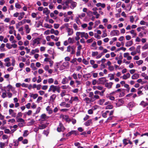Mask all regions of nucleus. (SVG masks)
<instances>
[{
  "mask_svg": "<svg viewBox=\"0 0 148 148\" xmlns=\"http://www.w3.org/2000/svg\"><path fill=\"white\" fill-rule=\"evenodd\" d=\"M109 112V111H106V112L103 113L102 114V116L103 117L106 118L107 117V114Z\"/></svg>",
  "mask_w": 148,
  "mask_h": 148,
  "instance_id": "58836bf2",
  "label": "nucleus"
},
{
  "mask_svg": "<svg viewBox=\"0 0 148 148\" xmlns=\"http://www.w3.org/2000/svg\"><path fill=\"white\" fill-rule=\"evenodd\" d=\"M49 116H47L45 114H42L40 117V120L42 121H45L49 118Z\"/></svg>",
  "mask_w": 148,
  "mask_h": 148,
  "instance_id": "0eeeda50",
  "label": "nucleus"
},
{
  "mask_svg": "<svg viewBox=\"0 0 148 148\" xmlns=\"http://www.w3.org/2000/svg\"><path fill=\"white\" fill-rule=\"evenodd\" d=\"M48 123L46 124H43L41 125H39L38 127V129L42 130L46 128L47 126L48 125Z\"/></svg>",
  "mask_w": 148,
  "mask_h": 148,
  "instance_id": "f8f14e48",
  "label": "nucleus"
},
{
  "mask_svg": "<svg viewBox=\"0 0 148 148\" xmlns=\"http://www.w3.org/2000/svg\"><path fill=\"white\" fill-rule=\"evenodd\" d=\"M25 27L26 29V33L27 34L29 33L31 29L29 28V25H25Z\"/></svg>",
  "mask_w": 148,
  "mask_h": 148,
  "instance_id": "aec40b11",
  "label": "nucleus"
},
{
  "mask_svg": "<svg viewBox=\"0 0 148 148\" xmlns=\"http://www.w3.org/2000/svg\"><path fill=\"white\" fill-rule=\"evenodd\" d=\"M29 132L27 130H25L24 132L23 136L24 137H26L29 134Z\"/></svg>",
  "mask_w": 148,
  "mask_h": 148,
  "instance_id": "4c0bfd02",
  "label": "nucleus"
},
{
  "mask_svg": "<svg viewBox=\"0 0 148 148\" xmlns=\"http://www.w3.org/2000/svg\"><path fill=\"white\" fill-rule=\"evenodd\" d=\"M63 117L66 121L69 122L70 121V119L69 118L68 116L64 115L63 116Z\"/></svg>",
  "mask_w": 148,
  "mask_h": 148,
  "instance_id": "473e14b6",
  "label": "nucleus"
},
{
  "mask_svg": "<svg viewBox=\"0 0 148 148\" xmlns=\"http://www.w3.org/2000/svg\"><path fill=\"white\" fill-rule=\"evenodd\" d=\"M133 44V42L132 40L127 41L125 43V46L127 47H130Z\"/></svg>",
  "mask_w": 148,
  "mask_h": 148,
  "instance_id": "f3484780",
  "label": "nucleus"
},
{
  "mask_svg": "<svg viewBox=\"0 0 148 148\" xmlns=\"http://www.w3.org/2000/svg\"><path fill=\"white\" fill-rule=\"evenodd\" d=\"M6 47L9 49H10L12 48V45L10 44L7 43L6 45Z\"/></svg>",
  "mask_w": 148,
  "mask_h": 148,
  "instance_id": "69168bd1",
  "label": "nucleus"
},
{
  "mask_svg": "<svg viewBox=\"0 0 148 148\" xmlns=\"http://www.w3.org/2000/svg\"><path fill=\"white\" fill-rule=\"evenodd\" d=\"M76 36L75 37V39L76 40L78 41L80 39V37L79 36L80 35L79 32H76Z\"/></svg>",
  "mask_w": 148,
  "mask_h": 148,
  "instance_id": "cd10ccee",
  "label": "nucleus"
},
{
  "mask_svg": "<svg viewBox=\"0 0 148 148\" xmlns=\"http://www.w3.org/2000/svg\"><path fill=\"white\" fill-rule=\"evenodd\" d=\"M68 32V35L69 36L71 35L73 33V30L70 28L66 30Z\"/></svg>",
  "mask_w": 148,
  "mask_h": 148,
  "instance_id": "4468645a",
  "label": "nucleus"
},
{
  "mask_svg": "<svg viewBox=\"0 0 148 148\" xmlns=\"http://www.w3.org/2000/svg\"><path fill=\"white\" fill-rule=\"evenodd\" d=\"M30 67L33 70H35L37 69V68L35 66V64L33 63H31L30 64Z\"/></svg>",
  "mask_w": 148,
  "mask_h": 148,
  "instance_id": "c85d7f7f",
  "label": "nucleus"
},
{
  "mask_svg": "<svg viewBox=\"0 0 148 148\" xmlns=\"http://www.w3.org/2000/svg\"><path fill=\"white\" fill-rule=\"evenodd\" d=\"M134 18L133 16H131L130 17V22L132 23H133L134 21Z\"/></svg>",
  "mask_w": 148,
  "mask_h": 148,
  "instance_id": "864d4df0",
  "label": "nucleus"
},
{
  "mask_svg": "<svg viewBox=\"0 0 148 148\" xmlns=\"http://www.w3.org/2000/svg\"><path fill=\"white\" fill-rule=\"evenodd\" d=\"M54 79L52 78H50L48 79V82L49 83L51 84L53 83Z\"/></svg>",
  "mask_w": 148,
  "mask_h": 148,
  "instance_id": "8fccbe9b",
  "label": "nucleus"
},
{
  "mask_svg": "<svg viewBox=\"0 0 148 148\" xmlns=\"http://www.w3.org/2000/svg\"><path fill=\"white\" fill-rule=\"evenodd\" d=\"M106 88H105L104 89H103V90H102L101 92H99V94L101 96H102L104 95V92L105 91Z\"/></svg>",
  "mask_w": 148,
  "mask_h": 148,
  "instance_id": "79ce46f5",
  "label": "nucleus"
},
{
  "mask_svg": "<svg viewBox=\"0 0 148 148\" xmlns=\"http://www.w3.org/2000/svg\"><path fill=\"white\" fill-rule=\"evenodd\" d=\"M50 30H49L48 29L44 32V34L45 35H49L50 34Z\"/></svg>",
  "mask_w": 148,
  "mask_h": 148,
  "instance_id": "6e6d98bb",
  "label": "nucleus"
},
{
  "mask_svg": "<svg viewBox=\"0 0 148 148\" xmlns=\"http://www.w3.org/2000/svg\"><path fill=\"white\" fill-rule=\"evenodd\" d=\"M72 0H67L65 1V5L66 6H69V3H70L71 2Z\"/></svg>",
  "mask_w": 148,
  "mask_h": 148,
  "instance_id": "37998d69",
  "label": "nucleus"
},
{
  "mask_svg": "<svg viewBox=\"0 0 148 148\" xmlns=\"http://www.w3.org/2000/svg\"><path fill=\"white\" fill-rule=\"evenodd\" d=\"M30 97H32L34 99H35L38 97V95L37 94H34L32 93H30Z\"/></svg>",
  "mask_w": 148,
  "mask_h": 148,
  "instance_id": "4be33fe9",
  "label": "nucleus"
},
{
  "mask_svg": "<svg viewBox=\"0 0 148 148\" xmlns=\"http://www.w3.org/2000/svg\"><path fill=\"white\" fill-rule=\"evenodd\" d=\"M68 40L69 44H73L75 42L73 38L71 37L68 38Z\"/></svg>",
  "mask_w": 148,
  "mask_h": 148,
  "instance_id": "412c9836",
  "label": "nucleus"
},
{
  "mask_svg": "<svg viewBox=\"0 0 148 148\" xmlns=\"http://www.w3.org/2000/svg\"><path fill=\"white\" fill-rule=\"evenodd\" d=\"M84 100L86 101V102L87 103H89L90 102H93L92 101V98L90 99L88 97H86L85 98Z\"/></svg>",
  "mask_w": 148,
  "mask_h": 148,
  "instance_id": "b1692460",
  "label": "nucleus"
},
{
  "mask_svg": "<svg viewBox=\"0 0 148 148\" xmlns=\"http://www.w3.org/2000/svg\"><path fill=\"white\" fill-rule=\"evenodd\" d=\"M110 80H112L114 79V75L112 74H110Z\"/></svg>",
  "mask_w": 148,
  "mask_h": 148,
  "instance_id": "338daca9",
  "label": "nucleus"
},
{
  "mask_svg": "<svg viewBox=\"0 0 148 148\" xmlns=\"http://www.w3.org/2000/svg\"><path fill=\"white\" fill-rule=\"evenodd\" d=\"M96 88H94V89H98L99 90H102L104 88H103V86H97V87H96Z\"/></svg>",
  "mask_w": 148,
  "mask_h": 148,
  "instance_id": "e433bc0d",
  "label": "nucleus"
},
{
  "mask_svg": "<svg viewBox=\"0 0 148 148\" xmlns=\"http://www.w3.org/2000/svg\"><path fill=\"white\" fill-rule=\"evenodd\" d=\"M66 92V91L64 90L62 91V92L60 94V95L62 97H63L65 95V93Z\"/></svg>",
  "mask_w": 148,
  "mask_h": 148,
  "instance_id": "052dcab7",
  "label": "nucleus"
},
{
  "mask_svg": "<svg viewBox=\"0 0 148 148\" xmlns=\"http://www.w3.org/2000/svg\"><path fill=\"white\" fill-rule=\"evenodd\" d=\"M98 54V52L97 51H93L92 52V56L93 57H94L97 56Z\"/></svg>",
  "mask_w": 148,
  "mask_h": 148,
  "instance_id": "a19ab883",
  "label": "nucleus"
},
{
  "mask_svg": "<svg viewBox=\"0 0 148 148\" xmlns=\"http://www.w3.org/2000/svg\"><path fill=\"white\" fill-rule=\"evenodd\" d=\"M35 122V121L33 119H31L30 121L28 123V124L29 125H31L33 124V123Z\"/></svg>",
  "mask_w": 148,
  "mask_h": 148,
  "instance_id": "5fc2aeb1",
  "label": "nucleus"
},
{
  "mask_svg": "<svg viewBox=\"0 0 148 148\" xmlns=\"http://www.w3.org/2000/svg\"><path fill=\"white\" fill-rule=\"evenodd\" d=\"M6 87H4V89H3V85L2 84H0V89H1L2 90H4L5 92H6V90H5V88Z\"/></svg>",
  "mask_w": 148,
  "mask_h": 148,
  "instance_id": "de8ad7c7",
  "label": "nucleus"
},
{
  "mask_svg": "<svg viewBox=\"0 0 148 148\" xmlns=\"http://www.w3.org/2000/svg\"><path fill=\"white\" fill-rule=\"evenodd\" d=\"M16 37L18 40H20L21 38V36L20 34H18L16 36Z\"/></svg>",
  "mask_w": 148,
  "mask_h": 148,
  "instance_id": "13d9d810",
  "label": "nucleus"
},
{
  "mask_svg": "<svg viewBox=\"0 0 148 148\" xmlns=\"http://www.w3.org/2000/svg\"><path fill=\"white\" fill-rule=\"evenodd\" d=\"M70 3L71 4V5L70 7L71 9H73L76 6L77 3L76 2H74L72 0L71 2Z\"/></svg>",
  "mask_w": 148,
  "mask_h": 148,
  "instance_id": "9d476101",
  "label": "nucleus"
},
{
  "mask_svg": "<svg viewBox=\"0 0 148 148\" xmlns=\"http://www.w3.org/2000/svg\"><path fill=\"white\" fill-rule=\"evenodd\" d=\"M73 27L75 30H79V28L77 25L75 23H74L73 24Z\"/></svg>",
  "mask_w": 148,
  "mask_h": 148,
  "instance_id": "3c124183",
  "label": "nucleus"
},
{
  "mask_svg": "<svg viewBox=\"0 0 148 148\" xmlns=\"http://www.w3.org/2000/svg\"><path fill=\"white\" fill-rule=\"evenodd\" d=\"M136 63L138 65H140L142 64V63H143V61L142 60H140L139 61H136Z\"/></svg>",
  "mask_w": 148,
  "mask_h": 148,
  "instance_id": "49530a36",
  "label": "nucleus"
},
{
  "mask_svg": "<svg viewBox=\"0 0 148 148\" xmlns=\"http://www.w3.org/2000/svg\"><path fill=\"white\" fill-rule=\"evenodd\" d=\"M25 15V13L24 12H21L19 13V16L18 19L19 20H21L24 17V15Z\"/></svg>",
  "mask_w": 148,
  "mask_h": 148,
  "instance_id": "dca6fc26",
  "label": "nucleus"
},
{
  "mask_svg": "<svg viewBox=\"0 0 148 148\" xmlns=\"http://www.w3.org/2000/svg\"><path fill=\"white\" fill-rule=\"evenodd\" d=\"M79 17L76 18H75V21L76 23L79 25H81V23L80 21V19L79 18Z\"/></svg>",
  "mask_w": 148,
  "mask_h": 148,
  "instance_id": "72a5a7b5",
  "label": "nucleus"
},
{
  "mask_svg": "<svg viewBox=\"0 0 148 148\" xmlns=\"http://www.w3.org/2000/svg\"><path fill=\"white\" fill-rule=\"evenodd\" d=\"M130 54L128 53H125L123 54V57L124 58H127L129 55Z\"/></svg>",
  "mask_w": 148,
  "mask_h": 148,
  "instance_id": "774afa93",
  "label": "nucleus"
},
{
  "mask_svg": "<svg viewBox=\"0 0 148 148\" xmlns=\"http://www.w3.org/2000/svg\"><path fill=\"white\" fill-rule=\"evenodd\" d=\"M60 87L58 86L51 85L50 86L48 92L52 91L53 92H55V91H56L58 93H60Z\"/></svg>",
  "mask_w": 148,
  "mask_h": 148,
  "instance_id": "f257e3e1",
  "label": "nucleus"
},
{
  "mask_svg": "<svg viewBox=\"0 0 148 148\" xmlns=\"http://www.w3.org/2000/svg\"><path fill=\"white\" fill-rule=\"evenodd\" d=\"M99 96L98 95H94V97L92 98V101L93 102L95 101L96 99H99Z\"/></svg>",
  "mask_w": 148,
  "mask_h": 148,
  "instance_id": "393cba45",
  "label": "nucleus"
},
{
  "mask_svg": "<svg viewBox=\"0 0 148 148\" xmlns=\"http://www.w3.org/2000/svg\"><path fill=\"white\" fill-rule=\"evenodd\" d=\"M80 35H81V37H84L86 39L88 38V36L87 33H86L85 32H79Z\"/></svg>",
  "mask_w": 148,
  "mask_h": 148,
  "instance_id": "423d86ee",
  "label": "nucleus"
},
{
  "mask_svg": "<svg viewBox=\"0 0 148 148\" xmlns=\"http://www.w3.org/2000/svg\"><path fill=\"white\" fill-rule=\"evenodd\" d=\"M17 121L18 122H20V123H24L25 121L22 118H20L18 119L17 120Z\"/></svg>",
  "mask_w": 148,
  "mask_h": 148,
  "instance_id": "a18cd8bd",
  "label": "nucleus"
},
{
  "mask_svg": "<svg viewBox=\"0 0 148 148\" xmlns=\"http://www.w3.org/2000/svg\"><path fill=\"white\" fill-rule=\"evenodd\" d=\"M15 6L17 8L20 9L21 8V6L20 4L18 3H16L15 5Z\"/></svg>",
  "mask_w": 148,
  "mask_h": 148,
  "instance_id": "603ef678",
  "label": "nucleus"
},
{
  "mask_svg": "<svg viewBox=\"0 0 148 148\" xmlns=\"http://www.w3.org/2000/svg\"><path fill=\"white\" fill-rule=\"evenodd\" d=\"M98 81L100 84H103L106 81V80L105 77H103L99 78Z\"/></svg>",
  "mask_w": 148,
  "mask_h": 148,
  "instance_id": "6e6552de",
  "label": "nucleus"
},
{
  "mask_svg": "<svg viewBox=\"0 0 148 148\" xmlns=\"http://www.w3.org/2000/svg\"><path fill=\"white\" fill-rule=\"evenodd\" d=\"M75 47L74 45H69L67 47L66 51L70 53L71 54H73L75 52Z\"/></svg>",
  "mask_w": 148,
  "mask_h": 148,
  "instance_id": "f03ea898",
  "label": "nucleus"
},
{
  "mask_svg": "<svg viewBox=\"0 0 148 148\" xmlns=\"http://www.w3.org/2000/svg\"><path fill=\"white\" fill-rule=\"evenodd\" d=\"M65 128L62 123H60L59 125L57 128L58 132H63Z\"/></svg>",
  "mask_w": 148,
  "mask_h": 148,
  "instance_id": "20e7f679",
  "label": "nucleus"
},
{
  "mask_svg": "<svg viewBox=\"0 0 148 148\" xmlns=\"http://www.w3.org/2000/svg\"><path fill=\"white\" fill-rule=\"evenodd\" d=\"M105 101V100L104 99H100L99 101L98 102L100 105H102L103 104Z\"/></svg>",
  "mask_w": 148,
  "mask_h": 148,
  "instance_id": "f704fd0d",
  "label": "nucleus"
},
{
  "mask_svg": "<svg viewBox=\"0 0 148 148\" xmlns=\"http://www.w3.org/2000/svg\"><path fill=\"white\" fill-rule=\"evenodd\" d=\"M44 27L47 28L51 29L52 27V26L49 25L47 23H45L44 24Z\"/></svg>",
  "mask_w": 148,
  "mask_h": 148,
  "instance_id": "bb28decb",
  "label": "nucleus"
},
{
  "mask_svg": "<svg viewBox=\"0 0 148 148\" xmlns=\"http://www.w3.org/2000/svg\"><path fill=\"white\" fill-rule=\"evenodd\" d=\"M92 123V120L89 119L85 122V125L86 126H89L90 125V124Z\"/></svg>",
  "mask_w": 148,
  "mask_h": 148,
  "instance_id": "a878e982",
  "label": "nucleus"
},
{
  "mask_svg": "<svg viewBox=\"0 0 148 148\" xmlns=\"http://www.w3.org/2000/svg\"><path fill=\"white\" fill-rule=\"evenodd\" d=\"M71 99H72L74 101H78L79 100L78 99L77 97H72Z\"/></svg>",
  "mask_w": 148,
  "mask_h": 148,
  "instance_id": "09e8293b",
  "label": "nucleus"
},
{
  "mask_svg": "<svg viewBox=\"0 0 148 148\" xmlns=\"http://www.w3.org/2000/svg\"><path fill=\"white\" fill-rule=\"evenodd\" d=\"M70 18V17H66L64 19V21L65 22H67L69 21Z\"/></svg>",
  "mask_w": 148,
  "mask_h": 148,
  "instance_id": "4d7b16f0",
  "label": "nucleus"
},
{
  "mask_svg": "<svg viewBox=\"0 0 148 148\" xmlns=\"http://www.w3.org/2000/svg\"><path fill=\"white\" fill-rule=\"evenodd\" d=\"M39 50L38 48L34 50H32L31 52V53L32 54H34L36 53H38Z\"/></svg>",
  "mask_w": 148,
  "mask_h": 148,
  "instance_id": "c756f323",
  "label": "nucleus"
},
{
  "mask_svg": "<svg viewBox=\"0 0 148 148\" xmlns=\"http://www.w3.org/2000/svg\"><path fill=\"white\" fill-rule=\"evenodd\" d=\"M62 65L64 67H67L69 65V63L67 62H64L63 63Z\"/></svg>",
  "mask_w": 148,
  "mask_h": 148,
  "instance_id": "ea45409f",
  "label": "nucleus"
},
{
  "mask_svg": "<svg viewBox=\"0 0 148 148\" xmlns=\"http://www.w3.org/2000/svg\"><path fill=\"white\" fill-rule=\"evenodd\" d=\"M139 77V75L137 73L134 74L132 76V78L133 79H136L138 78Z\"/></svg>",
  "mask_w": 148,
  "mask_h": 148,
  "instance_id": "a211bd4d",
  "label": "nucleus"
},
{
  "mask_svg": "<svg viewBox=\"0 0 148 148\" xmlns=\"http://www.w3.org/2000/svg\"><path fill=\"white\" fill-rule=\"evenodd\" d=\"M130 33L131 34L133 35V37H134L136 36L137 34L135 32V30L134 29H132L130 31Z\"/></svg>",
  "mask_w": 148,
  "mask_h": 148,
  "instance_id": "2f4dec72",
  "label": "nucleus"
},
{
  "mask_svg": "<svg viewBox=\"0 0 148 148\" xmlns=\"http://www.w3.org/2000/svg\"><path fill=\"white\" fill-rule=\"evenodd\" d=\"M9 111V114L11 115L12 117H15L16 116V113L14 112L13 110L12 109H10Z\"/></svg>",
  "mask_w": 148,
  "mask_h": 148,
  "instance_id": "2eb2a0df",
  "label": "nucleus"
},
{
  "mask_svg": "<svg viewBox=\"0 0 148 148\" xmlns=\"http://www.w3.org/2000/svg\"><path fill=\"white\" fill-rule=\"evenodd\" d=\"M124 103V101L122 99H120L118 100V101L116 103V105L117 106L119 107L123 105Z\"/></svg>",
  "mask_w": 148,
  "mask_h": 148,
  "instance_id": "ddd939ff",
  "label": "nucleus"
},
{
  "mask_svg": "<svg viewBox=\"0 0 148 148\" xmlns=\"http://www.w3.org/2000/svg\"><path fill=\"white\" fill-rule=\"evenodd\" d=\"M76 132L75 130L71 131L69 132L66 135V137H69L73 134H76Z\"/></svg>",
  "mask_w": 148,
  "mask_h": 148,
  "instance_id": "5701e85b",
  "label": "nucleus"
},
{
  "mask_svg": "<svg viewBox=\"0 0 148 148\" xmlns=\"http://www.w3.org/2000/svg\"><path fill=\"white\" fill-rule=\"evenodd\" d=\"M82 62L85 65H88L89 64L88 62L85 59H84L83 60Z\"/></svg>",
  "mask_w": 148,
  "mask_h": 148,
  "instance_id": "680f3d73",
  "label": "nucleus"
},
{
  "mask_svg": "<svg viewBox=\"0 0 148 148\" xmlns=\"http://www.w3.org/2000/svg\"><path fill=\"white\" fill-rule=\"evenodd\" d=\"M119 31L117 30H114L111 31L110 33V35L112 36H119Z\"/></svg>",
  "mask_w": 148,
  "mask_h": 148,
  "instance_id": "39448f33",
  "label": "nucleus"
},
{
  "mask_svg": "<svg viewBox=\"0 0 148 148\" xmlns=\"http://www.w3.org/2000/svg\"><path fill=\"white\" fill-rule=\"evenodd\" d=\"M41 38H37L32 41L31 43L33 47H36L37 46V45L40 44V40Z\"/></svg>",
  "mask_w": 148,
  "mask_h": 148,
  "instance_id": "7ed1b4c3",
  "label": "nucleus"
},
{
  "mask_svg": "<svg viewBox=\"0 0 148 148\" xmlns=\"http://www.w3.org/2000/svg\"><path fill=\"white\" fill-rule=\"evenodd\" d=\"M134 106V104L133 102H130L128 104V107L129 108H132Z\"/></svg>",
  "mask_w": 148,
  "mask_h": 148,
  "instance_id": "7c9ffc66",
  "label": "nucleus"
},
{
  "mask_svg": "<svg viewBox=\"0 0 148 148\" xmlns=\"http://www.w3.org/2000/svg\"><path fill=\"white\" fill-rule=\"evenodd\" d=\"M113 84V83L112 82H107L105 84V86L108 89H110L112 87V86Z\"/></svg>",
  "mask_w": 148,
  "mask_h": 148,
  "instance_id": "1a4fd4ad",
  "label": "nucleus"
},
{
  "mask_svg": "<svg viewBox=\"0 0 148 148\" xmlns=\"http://www.w3.org/2000/svg\"><path fill=\"white\" fill-rule=\"evenodd\" d=\"M50 33L51 34H54L56 36H58L59 34V32L58 30H55L53 29H51L50 30Z\"/></svg>",
  "mask_w": 148,
  "mask_h": 148,
  "instance_id": "9b49d317",
  "label": "nucleus"
},
{
  "mask_svg": "<svg viewBox=\"0 0 148 148\" xmlns=\"http://www.w3.org/2000/svg\"><path fill=\"white\" fill-rule=\"evenodd\" d=\"M66 78L65 77V78L63 79L62 82V83L63 84H65L67 82V81L66 79Z\"/></svg>",
  "mask_w": 148,
  "mask_h": 148,
  "instance_id": "0e129e2a",
  "label": "nucleus"
},
{
  "mask_svg": "<svg viewBox=\"0 0 148 148\" xmlns=\"http://www.w3.org/2000/svg\"><path fill=\"white\" fill-rule=\"evenodd\" d=\"M124 87L127 88V90L128 91V92H129L130 90V88L129 87V85L127 84H125L124 85Z\"/></svg>",
  "mask_w": 148,
  "mask_h": 148,
  "instance_id": "c03bdc74",
  "label": "nucleus"
},
{
  "mask_svg": "<svg viewBox=\"0 0 148 148\" xmlns=\"http://www.w3.org/2000/svg\"><path fill=\"white\" fill-rule=\"evenodd\" d=\"M4 65L6 66L9 67L11 65V63L9 62H5Z\"/></svg>",
  "mask_w": 148,
  "mask_h": 148,
  "instance_id": "bf43d9fd",
  "label": "nucleus"
},
{
  "mask_svg": "<svg viewBox=\"0 0 148 148\" xmlns=\"http://www.w3.org/2000/svg\"><path fill=\"white\" fill-rule=\"evenodd\" d=\"M50 12V11L48 10L47 8H45L43 9V13H45L47 15H48Z\"/></svg>",
  "mask_w": 148,
  "mask_h": 148,
  "instance_id": "6ab92c4d",
  "label": "nucleus"
},
{
  "mask_svg": "<svg viewBox=\"0 0 148 148\" xmlns=\"http://www.w3.org/2000/svg\"><path fill=\"white\" fill-rule=\"evenodd\" d=\"M142 49H148V44H145L143 47Z\"/></svg>",
  "mask_w": 148,
  "mask_h": 148,
  "instance_id": "e2e57ef3",
  "label": "nucleus"
},
{
  "mask_svg": "<svg viewBox=\"0 0 148 148\" xmlns=\"http://www.w3.org/2000/svg\"><path fill=\"white\" fill-rule=\"evenodd\" d=\"M56 95H55V94L52 95L50 97V100L51 101H53L56 99Z\"/></svg>",
  "mask_w": 148,
  "mask_h": 148,
  "instance_id": "c9c22d12",
  "label": "nucleus"
}]
</instances>
